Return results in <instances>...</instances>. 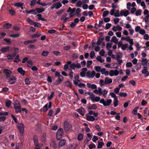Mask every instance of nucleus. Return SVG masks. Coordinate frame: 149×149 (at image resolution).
I'll list each match as a JSON object with an SVG mask.
<instances>
[{"instance_id":"nucleus-1","label":"nucleus","mask_w":149,"mask_h":149,"mask_svg":"<svg viewBox=\"0 0 149 149\" xmlns=\"http://www.w3.org/2000/svg\"><path fill=\"white\" fill-rule=\"evenodd\" d=\"M17 126L19 131L20 133L22 135L24 131V124L22 123H18L17 124Z\"/></svg>"},{"instance_id":"nucleus-2","label":"nucleus","mask_w":149,"mask_h":149,"mask_svg":"<svg viewBox=\"0 0 149 149\" xmlns=\"http://www.w3.org/2000/svg\"><path fill=\"white\" fill-rule=\"evenodd\" d=\"M95 72L94 70L92 71L91 72L90 70H88L86 73V77L89 78H93L95 76Z\"/></svg>"},{"instance_id":"nucleus-3","label":"nucleus","mask_w":149,"mask_h":149,"mask_svg":"<svg viewBox=\"0 0 149 149\" xmlns=\"http://www.w3.org/2000/svg\"><path fill=\"white\" fill-rule=\"evenodd\" d=\"M8 78V82L10 84H13L16 82V78L14 76H11Z\"/></svg>"},{"instance_id":"nucleus-4","label":"nucleus","mask_w":149,"mask_h":149,"mask_svg":"<svg viewBox=\"0 0 149 149\" xmlns=\"http://www.w3.org/2000/svg\"><path fill=\"white\" fill-rule=\"evenodd\" d=\"M70 67L71 69L74 70L75 68L79 69L81 67V65L79 63H77L76 64L75 63H73L70 64Z\"/></svg>"},{"instance_id":"nucleus-5","label":"nucleus","mask_w":149,"mask_h":149,"mask_svg":"<svg viewBox=\"0 0 149 149\" xmlns=\"http://www.w3.org/2000/svg\"><path fill=\"white\" fill-rule=\"evenodd\" d=\"M64 125L65 130L68 131L71 129L72 126L67 120L65 121Z\"/></svg>"},{"instance_id":"nucleus-6","label":"nucleus","mask_w":149,"mask_h":149,"mask_svg":"<svg viewBox=\"0 0 149 149\" xmlns=\"http://www.w3.org/2000/svg\"><path fill=\"white\" fill-rule=\"evenodd\" d=\"M141 64L144 66H145L146 65L147 66H149V63L148 62V60H147V59L143 58L141 59Z\"/></svg>"},{"instance_id":"nucleus-7","label":"nucleus","mask_w":149,"mask_h":149,"mask_svg":"<svg viewBox=\"0 0 149 149\" xmlns=\"http://www.w3.org/2000/svg\"><path fill=\"white\" fill-rule=\"evenodd\" d=\"M3 73L6 74V78H8L11 76L10 75L12 73V72L10 70L5 69L4 70Z\"/></svg>"},{"instance_id":"nucleus-8","label":"nucleus","mask_w":149,"mask_h":149,"mask_svg":"<svg viewBox=\"0 0 149 149\" xmlns=\"http://www.w3.org/2000/svg\"><path fill=\"white\" fill-rule=\"evenodd\" d=\"M63 81V77L60 76V77H58V79L56 80L55 82L54 83V84L55 85L57 86L60 84Z\"/></svg>"},{"instance_id":"nucleus-9","label":"nucleus","mask_w":149,"mask_h":149,"mask_svg":"<svg viewBox=\"0 0 149 149\" xmlns=\"http://www.w3.org/2000/svg\"><path fill=\"white\" fill-rule=\"evenodd\" d=\"M112 80L109 78L108 77H106L104 80V84L106 85L112 83Z\"/></svg>"},{"instance_id":"nucleus-10","label":"nucleus","mask_w":149,"mask_h":149,"mask_svg":"<svg viewBox=\"0 0 149 149\" xmlns=\"http://www.w3.org/2000/svg\"><path fill=\"white\" fill-rule=\"evenodd\" d=\"M10 47L9 46H6L0 49V51L3 53H4L6 52H7L9 51V49Z\"/></svg>"},{"instance_id":"nucleus-11","label":"nucleus","mask_w":149,"mask_h":149,"mask_svg":"<svg viewBox=\"0 0 149 149\" xmlns=\"http://www.w3.org/2000/svg\"><path fill=\"white\" fill-rule=\"evenodd\" d=\"M17 53L14 52L11 54H8L7 56V59L8 60H11L13 58L15 57Z\"/></svg>"},{"instance_id":"nucleus-12","label":"nucleus","mask_w":149,"mask_h":149,"mask_svg":"<svg viewBox=\"0 0 149 149\" xmlns=\"http://www.w3.org/2000/svg\"><path fill=\"white\" fill-rule=\"evenodd\" d=\"M86 120L88 121H93L95 119L94 117L93 116L88 115L86 114Z\"/></svg>"},{"instance_id":"nucleus-13","label":"nucleus","mask_w":149,"mask_h":149,"mask_svg":"<svg viewBox=\"0 0 149 149\" xmlns=\"http://www.w3.org/2000/svg\"><path fill=\"white\" fill-rule=\"evenodd\" d=\"M104 39V38L103 37V36H100L97 40L96 43L97 45H100Z\"/></svg>"},{"instance_id":"nucleus-14","label":"nucleus","mask_w":149,"mask_h":149,"mask_svg":"<svg viewBox=\"0 0 149 149\" xmlns=\"http://www.w3.org/2000/svg\"><path fill=\"white\" fill-rule=\"evenodd\" d=\"M129 14V11L127 10H126L125 11H124V10H121L120 12V15H124L125 17L127 16Z\"/></svg>"},{"instance_id":"nucleus-15","label":"nucleus","mask_w":149,"mask_h":149,"mask_svg":"<svg viewBox=\"0 0 149 149\" xmlns=\"http://www.w3.org/2000/svg\"><path fill=\"white\" fill-rule=\"evenodd\" d=\"M14 108L15 109V112H16V113H21V108L20 106L14 105Z\"/></svg>"},{"instance_id":"nucleus-16","label":"nucleus","mask_w":149,"mask_h":149,"mask_svg":"<svg viewBox=\"0 0 149 149\" xmlns=\"http://www.w3.org/2000/svg\"><path fill=\"white\" fill-rule=\"evenodd\" d=\"M66 143V140L64 139H61L59 143V148H62Z\"/></svg>"},{"instance_id":"nucleus-17","label":"nucleus","mask_w":149,"mask_h":149,"mask_svg":"<svg viewBox=\"0 0 149 149\" xmlns=\"http://www.w3.org/2000/svg\"><path fill=\"white\" fill-rule=\"evenodd\" d=\"M17 71L18 72L22 75H24L25 74V72L23 69L22 68H19L17 69Z\"/></svg>"},{"instance_id":"nucleus-18","label":"nucleus","mask_w":149,"mask_h":149,"mask_svg":"<svg viewBox=\"0 0 149 149\" xmlns=\"http://www.w3.org/2000/svg\"><path fill=\"white\" fill-rule=\"evenodd\" d=\"M76 10V8H74L72 9L70 7H69L67 12L68 13L70 12V14H73L74 13Z\"/></svg>"},{"instance_id":"nucleus-19","label":"nucleus","mask_w":149,"mask_h":149,"mask_svg":"<svg viewBox=\"0 0 149 149\" xmlns=\"http://www.w3.org/2000/svg\"><path fill=\"white\" fill-rule=\"evenodd\" d=\"M87 86L88 88H91L93 89H96L97 86L94 84H91L90 83H88L87 84Z\"/></svg>"},{"instance_id":"nucleus-20","label":"nucleus","mask_w":149,"mask_h":149,"mask_svg":"<svg viewBox=\"0 0 149 149\" xmlns=\"http://www.w3.org/2000/svg\"><path fill=\"white\" fill-rule=\"evenodd\" d=\"M86 109L88 110L95 109H97V107L95 104H93L92 105L91 107L87 106Z\"/></svg>"},{"instance_id":"nucleus-21","label":"nucleus","mask_w":149,"mask_h":149,"mask_svg":"<svg viewBox=\"0 0 149 149\" xmlns=\"http://www.w3.org/2000/svg\"><path fill=\"white\" fill-rule=\"evenodd\" d=\"M63 133V129L61 128H59L58 130L57 133V134H58V135L62 136Z\"/></svg>"},{"instance_id":"nucleus-22","label":"nucleus","mask_w":149,"mask_h":149,"mask_svg":"<svg viewBox=\"0 0 149 149\" xmlns=\"http://www.w3.org/2000/svg\"><path fill=\"white\" fill-rule=\"evenodd\" d=\"M33 140L34 144L38 143V136L36 135L33 136Z\"/></svg>"},{"instance_id":"nucleus-23","label":"nucleus","mask_w":149,"mask_h":149,"mask_svg":"<svg viewBox=\"0 0 149 149\" xmlns=\"http://www.w3.org/2000/svg\"><path fill=\"white\" fill-rule=\"evenodd\" d=\"M112 102V100L111 99H107L106 101L105 102V104L104 105V106H110V105L111 104Z\"/></svg>"},{"instance_id":"nucleus-24","label":"nucleus","mask_w":149,"mask_h":149,"mask_svg":"<svg viewBox=\"0 0 149 149\" xmlns=\"http://www.w3.org/2000/svg\"><path fill=\"white\" fill-rule=\"evenodd\" d=\"M148 67L146 66L143 67V69L142 70L141 72L142 74H147L148 71Z\"/></svg>"},{"instance_id":"nucleus-25","label":"nucleus","mask_w":149,"mask_h":149,"mask_svg":"<svg viewBox=\"0 0 149 149\" xmlns=\"http://www.w3.org/2000/svg\"><path fill=\"white\" fill-rule=\"evenodd\" d=\"M41 35V34L39 33H36L35 34H34L31 35V37L32 38H38L40 37Z\"/></svg>"},{"instance_id":"nucleus-26","label":"nucleus","mask_w":149,"mask_h":149,"mask_svg":"<svg viewBox=\"0 0 149 149\" xmlns=\"http://www.w3.org/2000/svg\"><path fill=\"white\" fill-rule=\"evenodd\" d=\"M98 144L97 147V149H100L102 148V146L104 144V143L103 142H99V141H98Z\"/></svg>"},{"instance_id":"nucleus-27","label":"nucleus","mask_w":149,"mask_h":149,"mask_svg":"<svg viewBox=\"0 0 149 149\" xmlns=\"http://www.w3.org/2000/svg\"><path fill=\"white\" fill-rule=\"evenodd\" d=\"M36 10H37V13H41L42 12L45 11V9L43 8H36Z\"/></svg>"},{"instance_id":"nucleus-28","label":"nucleus","mask_w":149,"mask_h":149,"mask_svg":"<svg viewBox=\"0 0 149 149\" xmlns=\"http://www.w3.org/2000/svg\"><path fill=\"white\" fill-rule=\"evenodd\" d=\"M83 136L81 133H79L78 135L77 139L79 141H81L82 140Z\"/></svg>"},{"instance_id":"nucleus-29","label":"nucleus","mask_w":149,"mask_h":149,"mask_svg":"<svg viewBox=\"0 0 149 149\" xmlns=\"http://www.w3.org/2000/svg\"><path fill=\"white\" fill-rule=\"evenodd\" d=\"M12 103V102L10 100H8L6 102V106L7 107H10Z\"/></svg>"},{"instance_id":"nucleus-30","label":"nucleus","mask_w":149,"mask_h":149,"mask_svg":"<svg viewBox=\"0 0 149 149\" xmlns=\"http://www.w3.org/2000/svg\"><path fill=\"white\" fill-rule=\"evenodd\" d=\"M11 26L12 25L9 23H6L3 25V27L7 29L10 28L11 27Z\"/></svg>"},{"instance_id":"nucleus-31","label":"nucleus","mask_w":149,"mask_h":149,"mask_svg":"<svg viewBox=\"0 0 149 149\" xmlns=\"http://www.w3.org/2000/svg\"><path fill=\"white\" fill-rule=\"evenodd\" d=\"M122 54V53L121 52L118 53L116 55V60H118V59L121 58Z\"/></svg>"},{"instance_id":"nucleus-32","label":"nucleus","mask_w":149,"mask_h":149,"mask_svg":"<svg viewBox=\"0 0 149 149\" xmlns=\"http://www.w3.org/2000/svg\"><path fill=\"white\" fill-rule=\"evenodd\" d=\"M141 13L142 10H141L139 9L136 11L135 13V14L137 16L140 15H141Z\"/></svg>"},{"instance_id":"nucleus-33","label":"nucleus","mask_w":149,"mask_h":149,"mask_svg":"<svg viewBox=\"0 0 149 149\" xmlns=\"http://www.w3.org/2000/svg\"><path fill=\"white\" fill-rule=\"evenodd\" d=\"M46 134L45 133H43L42 136V142H44L46 139Z\"/></svg>"},{"instance_id":"nucleus-34","label":"nucleus","mask_w":149,"mask_h":149,"mask_svg":"<svg viewBox=\"0 0 149 149\" xmlns=\"http://www.w3.org/2000/svg\"><path fill=\"white\" fill-rule=\"evenodd\" d=\"M55 4H56L55 6V8L56 9H58L62 6V4L60 2H58L57 3H55Z\"/></svg>"},{"instance_id":"nucleus-35","label":"nucleus","mask_w":149,"mask_h":149,"mask_svg":"<svg viewBox=\"0 0 149 149\" xmlns=\"http://www.w3.org/2000/svg\"><path fill=\"white\" fill-rule=\"evenodd\" d=\"M96 60L97 61L100 62V63H103L104 61V59H101V57L100 56H98L97 57Z\"/></svg>"},{"instance_id":"nucleus-36","label":"nucleus","mask_w":149,"mask_h":149,"mask_svg":"<svg viewBox=\"0 0 149 149\" xmlns=\"http://www.w3.org/2000/svg\"><path fill=\"white\" fill-rule=\"evenodd\" d=\"M111 41L114 42L116 44H117L118 42L117 39L115 36H113L112 37Z\"/></svg>"},{"instance_id":"nucleus-37","label":"nucleus","mask_w":149,"mask_h":149,"mask_svg":"<svg viewBox=\"0 0 149 149\" xmlns=\"http://www.w3.org/2000/svg\"><path fill=\"white\" fill-rule=\"evenodd\" d=\"M49 53V52L47 51H43L42 53V55L44 56H47Z\"/></svg>"},{"instance_id":"nucleus-38","label":"nucleus","mask_w":149,"mask_h":149,"mask_svg":"<svg viewBox=\"0 0 149 149\" xmlns=\"http://www.w3.org/2000/svg\"><path fill=\"white\" fill-rule=\"evenodd\" d=\"M35 27H40L41 26V24L38 22H34L33 25Z\"/></svg>"},{"instance_id":"nucleus-39","label":"nucleus","mask_w":149,"mask_h":149,"mask_svg":"<svg viewBox=\"0 0 149 149\" xmlns=\"http://www.w3.org/2000/svg\"><path fill=\"white\" fill-rule=\"evenodd\" d=\"M19 35L17 33H16L14 34H11L9 36L10 37L13 38H16L19 37Z\"/></svg>"},{"instance_id":"nucleus-40","label":"nucleus","mask_w":149,"mask_h":149,"mask_svg":"<svg viewBox=\"0 0 149 149\" xmlns=\"http://www.w3.org/2000/svg\"><path fill=\"white\" fill-rule=\"evenodd\" d=\"M88 147L90 149H92L93 148H95L96 146L94 144L92 143L88 145Z\"/></svg>"},{"instance_id":"nucleus-41","label":"nucleus","mask_w":149,"mask_h":149,"mask_svg":"<svg viewBox=\"0 0 149 149\" xmlns=\"http://www.w3.org/2000/svg\"><path fill=\"white\" fill-rule=\"evenodd\" d=\"M34 145L36 147L39 148L40 149L42 146V143H36V144H34Z\"/></svg>"},{"instance_id":"nucleus-42","label":"nucleus","mask_w":149,"mask_h":149,"mask_svg":"<svg viewBox=\"0 0 149 149\" xmlns=\"http://www.w3.org/2000/svg\"><path fill=\"white\" fill-rule=\"evenodd\" d=\"M139 108V107H135L133 110L132 111V113L134 114H137V110Z\"/></svg>"},{"instance_id":"nucleus-43","label":"nucleus","mask_w":149,"mask_h":149,"mask_svg":"<svg viewBox=\"0 0 149 149\" xmlns=\"http://www.w3.org/2000/svg\"><path fill=\"white\" fill-rule=\"evenodd\" d=\"M125 40L126 41H128L130 44V45L129 47V50H130V38L129 37H127L126 38Z\"/></svg>"},{"instance_id":"nucleus-44","label":"nucleus","mask_w":149,"mask_h":149,"mask_svg":"<svg viewBox=\"0 0 149 149\" xmlns=\"http://www.w3.org/2000/svg\"><path fill=\"white\" fill-rule=\"evenodd\" d=\"M54 92H52L51 93L50 95L48 97L47 99L49 100H51L54 95Z\"/></svg>"},{"instance_id":"nucleus-45","label":"nucleus","mask_w":149,"mask_h":149,"mask_svg":"<svg viewBox=\"0 0 149 149\" xmlns=\"http://www.w3.org/2000/svg\"><path fill=\"white\" fill-rule=\"evenodd\" d=\"M27 21L31 25H33L34 24V22H33L29 18H28L27 19Z\"/></svg>"},{"instance_id":"nucleus-46","label":"nucleus","mask_w":149,"mask_h":149,"mask_svg":"<svg viewBox=\"0 0 149 149\" xmlns=\"http://www.w3.org/2000/svg\"><path fill=\"white\" fill-rule=\"evenodd\" d=\"M128 45L127 44L122 45L121 46L122 49L123 50H125L128 47Z\"/></svg>"},{"instance_id":"nucleus-47","label":"nucleus","mask_w":149,"mask_h":149,"mask_svg":"<svg viewBox=\"0 0 149 149\" xmlns=\"http://www.w3.org/2000/svg\"><path fill=\"white\" fill-rule=\"evenodd\" d=\"M14 5L16 7H20L21 6H23V3H16L14 4Z\"/></svg>"},{"instance_id":"nucleus-48","label":"nucleus","mask_w":149,"mask_h":149,"mask_svg":"<svg viewBox=\"0 0 149 149\" xmlns=\"http://www.w3.org/2000/svg\"><path fill=\"white\" fill-rule=\"evenodd\" d=\"M11 116L12 118L14 121L15 123H18V120L17 118L13 114H11Z\"/></svg>"},{"instance_id":"nucleus-49","label":"nucleus","mask_w":149,"mask_h":149,"mask_svg":"<svg viewBox=\"0 0 149 149\" xmlns=\"http://www.w3.org/2000/svg\"><path fill=\"white\" fill-rule=\"evenodd\" d=\"M100 97L96 96L94 100V102H98L100 100Z\"/></svg>"},{"instance_id":"nucleus-50","label":"nucleus","mask_w":149,"mask_h":149,"mask_svg":"<svg viewBox=\"0 0 149 149\" xmlns=\"http://www.w3.org/2000/svg\"><path fill=\"white\" fill-rule=\"evenodd\" d=\"M95 70L97 72H100L101 69V67L100 66H96L95 67Z\"/></svg>"},{"instance_id":"nucleus-51","label":"nucleus","mask_w":149,"mask_h":149,"mask_svg":"<svg viewBox=\"0 0 149 149\" xmlns=\"http://www.w3.org/2000/svg\"><path fill=\"white\" fill-rule=\"evenodd\" d=\"M65 83L66 84V85L67 86L70 87V88H71L72 87V84L69 81H65Z\"/></svg>"},{"instance_id":"nucleus-52","label":"nucleus","mask_w":149,"mask_h":149,"mask_svg":"<svg viewBox=\"0 0 149 149\" xmlns=\"http://www.w3.org/2000/svg\"><path fill=\"white\" fill-rule=\"evenodd\" d=\"M93 62L92 61H88L87 62V67L88 68L92 64Z\"/></svg>"},{"instance_id":"nucleus-53","label":"nucleus","mask_w":149,"mask_h":149,"mask_svg":"<svg viewBox=\"0 0 149 149\" xmlns=\"http://www.w3.org/2000/svg\"><path fill=\"white\" fill-rule=\"evenodd\" d=\"M25 82L26 84L29 85L30 84V81L29 79L28 78H26L25 80Z\"/></svg>"},{"instance_id":"nucleus-54","label":"nucleus","mask_w":149,"mask_h":149,"mask_svg":"<svg viewBox=\"0 0 149 149\" xmlns=\"http://www.w3.org/2000/svg\"><path fill=\"white\" fill-rule=\"evenodd\" d=\"M112 44L111 43H108L107 44L106 47L107 49L108 50H109V48H111L112 47Z\"/></svg>"},{"instance_id":"nucleus-55","label":"nucleus","mask_w":149,"mask_h":149,"mask_svg":"<svg viewBox=\"0 0 149 149\" xmlns=\"http://www.w3.org/2000/svg\"><path fill=\"white\" fill-rule=\"evenodd\" d=\"M98 91L99 92V95H102L103 93V92L102 91V89L100 87H98Z\"/></svg>"},{"instance_id":"nucleus-56","label":"nucleus","mask_w":149,"mask_h":149,"mask_svg":"<svg viewBox=\"0 0 149 149\" xmlns=\"http://www.w3.org/2000/svg\"><path fill=\"white\" fill-rule=\"evenodd\" d=\"M82 3L81 1H78L76 3V5L78 7H81Z\"/></svg>"},{"instance_id":"nucleus-57","label":"nucleus","mask_w":149,"mask_h":149,"mask_svg":"<svg viewBox=\"0 0 149 149\" xmlns=\"http://www.w3.org/2000/svg\"><path fill=\"white\" fill-rule=\"evenodd\" d=\"M98 140V137L95 135H94L93 136L92 140L94 142H95L96 141Z\"/></svg>"},{"instance_id":"nucleus-58","label":"nucleus","mask_w":149,"mask_h":149,"mask_svg":"<svg viewBox=\"0 0 149 149\" xmlns=\"http://www.w3.org/2000/svg\"><path fill=\"white\" fill-rule=\"evenodd\" d=\"M95 55V53L94 51H92L90 53V56L91 58H93Z\"/></svg>"},{"instance_id":"nucleus-59","label":"nucleus","mask_w":149,"mask_h":149,"mask_svg":"<svg viewBox=\"0 0 149 149\" xmlns=\"http://www.w3.org/2000/svg\"><path fill=\"white\" fill-rule=\"evenodd\" d=\"M109 13V11L107 10H106L104 11L103 13L102 16L103 17H105L107 16V15Z\"/></svg>"},{"instance_id":"nucleus-60","label":"nucleus","mask_w":149,"mask_h":149,"mask_svg":"<svg viewBox=\"0 0 149 149\" xmlns=\"http://www.w3.org/2000/svg\"><path fill=\"white\" fill-rule=\"evenodd\" d=\"M43 108L44 109V111L45 112H47L48 110V104H46L43 107Z\"/></svg>"},{"instance_id":"nucleus-61","label":"nucleus","mask_w":149,"mask_h":149,"mask_svg":"<svg viewBox=\"0 0 149 149\" xmlns=\"http://www.w3.org/2000/svg\"><path fill=\"white\" fill-rule=\"evenodd\" d=\"M65 9L64 8L63 9L59 11L58 12H57L56 14H57L58 15H59L61 13H63V12L65 11Z\"/></svg>"},{"instance_id":"nucleus-62","label":"nucleus","mask_w":149,"mask_h":149,"mask_svg":"<svg viewBox=\"0 0 149 149\" xmlns=\"http://www.w3.org/2000/svg\"><path fill=\"white\" fill-rule=\"evenodd\" d=\"M6 119L5 116H0V122H4Z\"/></svg>"},{"instance_id":"nucleus-63","label":"nucleus","mask_w":149,"mask_h":149,"mask_svg":"<svg viewBox=\"0 0 149 149\" xmlns=\"http://www.w3.org/2000/svg\"><path fill=\"white\" fill-rule=\"evenodd\" d=\"M105 52L104 49L101 50L99 52L100 54L102 56H103L104 55Z\"/></svg>"},{"instance_id":"nucleus-64","label":"nucleus","mask_w":149,"mask_h":149,"mask_svg":"<svg viewBox=\"0 0 149 149\" xmlns=\"http://www.w3.org/2000/svg\"><path fill=\"white\" fill-rule=\"evenodd\" d=\"M149 19V14H148L146 17L144 18V19L146 22H147L148 21V19Z\"/></svg>"}]
</instances>
